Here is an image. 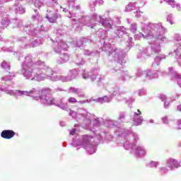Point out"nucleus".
Wrapping results in <instances>:
<instances>
[{
	"instance_id": "obj_7",
	"label": "nucleus",
	"mask_w": 181,
	"mask_h": 181,
	"mask_svg": "<svg viewBox=\"0 0 181 181\" xmlns=\"http://www.w3.org/2000/svg\"><path fill=\"white\" fill-rule=\"evenodd\" d=\"M70 134L71 135H74V134H76V129H73L72 130H71Z\"/></svg>"
},
{
	"instance_id": "obj_2",
	"label": "nucleus",
	"mask_w": 181,
	"mask_h": 181,
	"mask_svg": "<svg viewBox=\"0 0 181 181\" xmlns=\"http://www.w3.org/2000/svg\"><path fill=\"white\" fill-rule=\"evenodd\" d=\"M168 163L170 168H179V166H180V164H179L178 162L173 158H170L168 160Z\"/></svg>"
},
{
	"instance_id": "obj_9",
	"label": "nucleus",
	"mask_w": 181,
	"mask_h": 181,
	"mask_svg": "<svg viewBox=\"0 0 181 181\" xmlns=\"http://www.w3.org/2000/svg\"><path fill=\"white\" fill-rule=\"evenodd\" d=\"M33 21H36V16H33Z\"/></svg>"
},
{
	"instance_id": "obj_3",
	"label": "nucleus",
	"mask_w": 181,
	"mask_h": 181,
	"mask_svg": "<svg viewBox=\"0 0 181 181\" xmlns=\"http://www.w3.org/2000/svg\"><path fill=\"white\" fill-rule=\"evenodd\" d=\"M47 19H48L49 22L50 23H56V20L57 19V16L54 15L53 17L49 18V16H46L45 17Z\"/></svg>"
},
{
	"instance_id": "obj_6",
	"label": "nucleus",
	"mask_w": 181,
	"mask_h": 181,
	"mask_svg": "<svg viewBox=\"0 0 181 181\" xmlns=\"http://www.w3.org/2000/svg\"><path fill=\"white\" fill-rule=\"evenodd\" d=\"M136 5V3H132L129 4V8H133V6H135Z\"/></svg>"
},
{
	"instance_id": "obj_1",
	"label": "nucleus",
	"mask_w": 181,
	"mask_h": 181,
	"mask_svg": "<svg viewBox=\"0 0 181 181\" xmlns=\"http://www.w3.org/2000/svg\"><path fill=\"white\" fill-rule=\"evenodd\" d=\"M16 135L15 132L13 130H4L1 133V138L4 139H12Z\"/></svg>"
},
{
	"instance_id": "obj_10",
	"label": "nucleus",
	"mask_w": 181,
	"mask_h": 181,
	"mask_svg": "<svg viewBox=\"0 0 181 181\" xmlns=\"http://www.w3.org/2000/svg\"><path fill=\"white\" fill-rule=\"evenodd\" d=\"M35 1H39V0H35Z\"/></svg>"
},
{
	"instance_id": "obj_8",
	"label": "nucleus",
	"mask_w": 181,
	"mask_h": 181,
	"mask_svg": "<svg viewBox=\"0 0 181 181\" xmlns=\"http://www.w3.org/2000/svg\"><path fill=\"white\" fill-rule=\"evenodd\" d=\"M138 113L136 114V115H141V110H138Z\"/></svg>"
},
{
	"instance_id": "obj_4",
	"label": "nucleus",
	"mask_w": 181,
	"mask_h": 181,
	"mask_svg": "<svg viewBox=\"0 0 181 181\" xmlns=\"http://www.w3.org/2000/svg\"><path fill=\"white\" fill-rule=\"evenodd\" d=\"M68 101L69 104H76V103H77V99L75 98H69Z\"/></svg>"
},
{
	"instance_id": "obj_5",
	"label": "nucleus",
	"mask_w": 181,
	"mask_h": 181,
	"mask_svg": "<svg viewBox=\"0 0 181 181\" xmlns=\"http://www.w3.org/2000/svg\"><path fill=\"white\" fill-rule=\"evenodd\" d=\"M163 124H168V117H164L163 118Z\"/></svg>"
}]
</instances>
